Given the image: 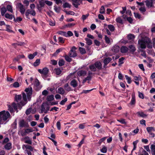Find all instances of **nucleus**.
Wrapping results in <instances>:
<instances>
[{"mask_svg": "<svg viewBox=\"0 0 155 155\" xmlns=\"http://www.w3.org/2000/svg\"><path fill=\"white\" fill-rule=\"evenodd\" d=\"M151 43V40L148 38L145 37L139 40L138 44L140 47L142 49L146 48V45H149Z\"/></svg>", "mask_w": 155, "mask_h": 155, "instance_id": "2", "label": "nucleus"}, {"mask_svg": "<svg viewBox=\"0 0 155 155\" xmlns=\"http://www.w3.org/2000/svg\"><path fill=\"white\" fill-rule=\"evenodd\" d=\"M4 148L7 150H9L12 148V143H8L4 146Z\"/></svg>", "mask_w": 155, "mask_h": 155, "instance_id": "20", "label": "nucleus"}, {"mask_svg": "<svg viewBox=\"0 0 155 155\" xmlns=\"http://www.w3.org/2000/svg\"><path fill=\"white\" fill-rule=\"evenodd\" d=\"M136 103L135 97L134 95H132L130 104L131 105H134Z\"/></svg>", "mask_w": 155, "mask_h": 155, "instance_id": "26", "label": "nucleus"}, {"mask_svg": "<svg viewBox=\"0 0 155 155\" xmlns=\"http://www.w3.org/2000/svg\"><path fill=\"white\" fill-rule=\"evenodd\" d=\"M120 50L121 53H125L128 51V48L126 46H122L120 48Z\"/></svg>", "mask_w": 155, "mask_h": 155, "instance_id": "19", "label": "nucleus"}, {"mask_svg": "<svg viewBox=\"0 0 155 155\" xmlns=\"http://www.w3.org/2000/svg\"><path fill=\"white\" fill-rule=\"evenodd\" d=\"M12 107L14 108V110H15V111H16L17 113L18 112L17 109L18 107L17 103L16 104L14 102L12 104Z\"/></svg>", "mask_w": 155, "mask_h": 155, "instance_id": "32", "label": "nucleus"}, {"mask_svg": "<svg viewBox=\"0 0 155 155\" xmlns=\"http://www.w3.org/2000/svg\"><path fill=\"white\" fill-rule=\"evenodd\" d=\"M36 112V110L35 109L30 108L28 109L26 111V114L27 115H28L30 114H35Z\"/></svg>", "mask_w": 155, "mask_h": 155, "instance_id": "11", "label": "nucleus"}, {"mask_svg": "<svg viewBox=\"0 0 155 155\" xmlns=\"http://www.w3.org/2000/svg\"><path fill=\"white\" fill-rule=\"evenodd\" d=\"M6 9L5 7H3L1 8V14L2 16L4 15L5 13L6 12Z\"/></svg>", "mask_w": 155, "mask_h": 155, "instance_id": "35", "label": "nucleus"}, {"mask_svg": "<svg viewBox=\"0 0 155 155\" xmlns=\"http://www.w3.org/2000/svg\"><path fill=\"white\" fill-rule=\"evenodd\" d=\"M0 116H10L8 111L5 110L0 111Z\"/></svg>", "mask_w": 155, "mask_h": 155, "instance_id": "13", "label": "nucleus"}, {"mask_svg": "<svg viewBox=\"0 0 155 155\" xmlns=\"http://www.w3.org/2000/svg\"><path fill=\"white\" fill-rule=\"evenodd\" d=\"M58 41L61 43H64V40L62 37H59L58 38Z\"/></svg>", "mask_w": 155, "mask_h": 155, "instance_id": "50", "label": "nucleus"}, {"mask_svg": "<svg viewBox=\"0 0 155 155\" xmlns=\"http://www.w3.org/2000/svg\"><path fill=\"white\" fill-rule=\"evenodd\" d=\"M30 14L34 16L36 15V12L34 10H31L30 9H27L25 13V15L27 18L30 19L29 17V14Z\"/></svg>", "mask_w": 155, "mask_h": 155, "instance_id": "8", "label": "nucleus"}, {"mask_svg": "<svg viewBox=\"0 0 155 155\" xmlns=\"http://www.w3.org/2000/svg\"><path fill=\"white\" fill-rule=\"evenodd\" d=\"M112 51L115 53H118L120 51V47L118 45H115L112 47Z\"/></svg>", "mask_w": 155, "mask_h": 155, "instance_id": "18", "label": "nucleus"}, {"mask_svg": "<svg viewBox=\"0 0 155 155\" xmlns=\"http://www.w3.org/2000/svg\"><path fill=\"white\" fill-rule=\"evenodd\" d=\"M150 148L152 155H155V145L152 144L151 145Z\"/></svg>", "mask_w": 155, "mask_h": 155, "instance_id": "27", "label": "nucleus"}, {"mask_svg": "<svg viewBox=\"0 0 155 155\" xmlns=\"http://www.w3.org/2000/svg\"><path fill=\"white\" fill-rule=\"evenodd\" d=\"M68 15H74V12L72 11H70L69 12H67L66 11H64Z\"/></svg>", "mask_w": 155, "mask_h": 155, "instance_id": "62", "label": "nucleus"}, {"mask_svg": "<svg viewBox=\"0 0 155 155\" xmlns=\"http://www.w3.org/2000/svg\"><path fill=\"white\" fill-rule=\"evenodd\" d=\"M117 121L123 124H126V122L125 121L124 119H121L120 120H117Z\"/></svg>", "mask_w": 155, "mask_h": 155, "instance_id": "55", "label": "nucleus"}, {"mask_svg": "<svg viewBox=\"0 0 155 155\" xmlns=\"http://www.w3.org/2000/svg\"><path fill=\"white\" fill-rule=\"evenodd\" d=\"M79 49L81 53L82 54H85L86 52L85 49L83 48L80 47Z\"/></svg>", "mask_w": 155, "mask_h": 155, "instance_id": "41", "label": "nucleus"}, {"mask_svg": "<svg viewBox=\"0 0 155 155\" xmlns=\"http://www.w3.org/2000/svg\"><path fill=\"white\" fill-rule=\"evenodd\" d=\"M39 3L41 7H43L45 5V2H42V1H39Z\"/></svg>", "mask_w": 155, "mask_h": 155, "instance_id": "64", "label": "nucleus"}, {"mask_svg": "<svg viewBox=\"0 0 155 155\" xmlns=\"http://www.w3.org/2000/svg\"><path fill=\"white\" fill-rule=\"evenodd\" d=\"M73 2V5L76 8L78 7V5H80V2H82L81 0H71Z\"/></svg>", "mask_w": 155, "mask_h": 155, "instance_id": "14", "label": "nucleus"}, {"mask_svg": "<svg viewBox=\"0 0 155 155\" xmlns=\"http://www.w3.org/2000/svg\"><path fill=\"white\" fill-rule=\"evenodd\" d=\"M89 14H87L86 15H83L82 16V19L84 21L89 16Z\"/></svg>", "mask_w": 155, "mask_h": 155, "instance_id": "61", "label": "nucleus"}, {"mask_svg": "<svg viewBox=\"0 0 155 155\" xmlns=\"http://www.w3.org/2000/svg\"><path fill=\"white\" fill-rule=\"evenodd\" d=\"M38 72L41 74L42 77L47 76L48 72L49 71V69L47 68H44L42 69H38Z\"/></svg>", "mask_w": 155, "mask_h": 155, "instance_id": "4", "label": "nucleus"}, {"mask_svg": "<svg viewBox=\"0 0 155 155\" xmlns=\"http://www.w3.org/2000/svg\"><path fill=\"white\" fill-rule=\"evenodd\" d=\"M75 25V24L74 23H68L65 25V26L67 27H71L72 26H74Z\"/></svg>", "mask_w": 155, "mask_h": 155, "instance_id": "58", "label": "nucleus"}, {"mask_svg": "<svg viewBox=\"0 0 155 155\" xmlns=\"http://www.w3.org/2000/svg\"><path fill=\"white\" fill-rule=\"evenodd\" d=\"M71 85L74 87H76L77 86V83L75 79H73L71 82Z\"/></svg>", "mask_w": 155, "mask_h": 155, "instance_id": "22", "label": "nucleus"}, {"mask_svg": "<svg viewBox=\"0 0 155 155\" xmlns=\"http://www.w3.org/2000/svg\"><path fill=\"white\" fill-rule=\"evenodd\" d=\"M33 131H35V130H33L32 128H27L25 130V133L28 134L29 133L32 132Z\"/></svg>", "mask_w": 155, "mask_h": 155, "instance_id": "43", "label": "nucleus"}, {"mask_svg": "<svg viewBox=\"0 0 155 155\" xmlns=\"http://www.w3.org/2000/svg\"><path fill=\"white\" fill-rule=\"evenodd\" d=\"M102 64L100 61L96 62L94 64H91L89 66L90 70L92 71H95L97 69L100 70L102 69Z\"/></svg>", "mask_w": 155, "mask_h": 155, "instance_id": "3", "label": "nucleus"}, {"mask_svg": "<svg viewBox=\"0 0 155 155\" xmlns=\"http://www.w3.org/2000/svg\"><path fill=\"white\" fill-rule=\"evenodd\" d=\"M116 21L117 22L119 23L122 24L123 23V20L120 17L117 18L116 19Z\"/></svg>", "mask_w": 155, "mask_h": 155, "instance_id": "52", "label": "nucleus"}, {"mask_svg": "<svg viewBox=\"0 0 155 155\" xmlns=\"http://www.w3.org/2000/svg\"><path fill=\"white\" fill-rule=\"evenodd\" d=\"M48 105L45 103H43L41 107V113L44 112L46 113L49 110V108L48 107Z\"/></svg>", "mask_w": 155, "mask_h": 155, "instance_id": "7", "label": "nucleus"}, {"mask_svg": "<svg viewBox=\"0 0 155 155\" xmlns=\"http://www.w3.org/2000/svg\"><path fill=\"white\" fill-rule=\"evenodd\" d=\"M64 64V61L63 60H61L58 61V65L59 66H61L63 65Z\"/></svg>", "mask_w": 155, "mask_h": 155, "instance_id": "49", "label": "nucleus"}, {"mask_svg": "<svg viewBox=\"0 0 155 155\" xmlns=\"http://www.w3.org/2000/svg\"><path fill=\"white\" fill-rule=\"evenodd\" d=\"M135 38V36L133 34H130L127 35V38L129 40H133Z\"/></svg>", "mask_w": 155, "mask_h": 155, "instance_id": "42", "label": "nucleus"}, {"mask_svg": "<svg viewBox=\"0 0 155 155\" xmlns=\"http://www.w3.org/2000/svg\"><path fill=\"white\" fill-rule=\"evenodd\" d=\"M5 17L9 20H12V19L14 16L12 15H10L8 13H6L4 15Z\"/></svg>", "mask_w": 155, "mask_h": 155, "instance_id": "23", "label": "nucleus"}, {"mask_svg": "<svg viewBox=\"0 0 155 155\" xmlns=\"http://www.w3.org/2000/svg\"><path fill=\"white\" fill-rule=\"evenodd\" d=\"M134 17L136 18L140 19L141 18V15L137 12H134Z\"/></svg>", "mask_w": 155, "mask_h": 155, "instance_id": "44", "label": "nucleus"}, {"mask_svg": "<svg viewBox=\"0 0 155 155\" xmlns=\"http://www.w3.org/2000/svg\"><path fill=\"white\" fill-rule=\"evenodd\" d=\"M64 57L65 60L68 62H70L72 61V59L69 55H65L64 56Z\"/></svg>", "mask_w": 155, "mask_h": 155, "instance_id": "25", "label": "nucleus"}, {"mask_svg": "<svg viewBox=\"0 0 155 155\" xmlns=\"http://www.w3.org/2000/svg\"><path fill=\"white\" fill-rule=\"evenodd\" d=\"M108 28L110 31L111 32L114 31L115 30V28L114 26L112 25H108Z\"/></svg>", "mask_w": 155, "mask_h": 155, "instance_id": "29", "label": "nucleus"}, {"mask_svg": "<svg viewBox=\"0 0 155 155\" xmlns=\"http://www.w3.org/2000/svg\"><path fill=\"white\" fill-rule=\"evenodd\" d=\"M147 130L148 133H150L152 131H154L155 129L153 127H147Z\"/></svg>", "mask_w": 155, "mask_h": 155, "instance_id": "33", "label": "nucleus"}, {"mask_svg": "<svg viewBox=\"0 0 155 155\" xmlns=\"http://www.w3.org/2000/svg\"><path fill=\"white\" fill-rule=\"evenodd\" d=\"M55 71L56 74L57 75H60L61 72V71L59 68H55Z\"/></svg>", "mask_w": 155, "mask_h": 155, "instance_id": "37", "label": "nucleus"}, {"mask_svg": "<svg viewBox=\"0 0 155 155\" xmlns=\"http://www.w3.org/2000/svg\"><path fill=\"white\" fill-rule=\"evenodd\" d=\"M130 52L132 54H134V52L136 51V48L135 46L133 45H130L129 47Z\"/></svg>", "mask_w": 155, "mask_h": 155, "instance_id": "16", "label": "nucleus"}, {"mask_svg": "<svg viewBox=\"0 0 155 155\" xmlns=\"http://www.w3.org/2000/svg\"><path fill=\"white\" fill-rule=\"evenodd\" d=\"M17 7L19 10L21 14L23 15L26 10L23 5L21 3H18L17 5Z\"/></svg>", "mask_w": 155, "mask_h": 155, "instance_id": "5", "label": "nucleus"}, {"mask_svg": "<svg viewBox=\"0 0 155 155\" xmlns=\"http://www.w3.org/2000/svg\"><path fill=\"white\" fill-rule=\"evenodd\" d=\"M125 77L126 79L127 80L128 83L130 84L131 83V79L127 75H125Z\"/></svg>", "mask_w": 155, "mask_h": 155, "instance_id": "53", "label": "nucleus"}, {"mask_svg": "<svg viewBox=\"0 0 155 155\" xmlns=\"http://www.w3.org/2000/svg\"><path fill=\"white\" fill-rule=\"evenodd\" d=\"M139 10L143 13L146 11V9L144 6L141 7L139 8Z\"/></svg>", "mask_w": 155, "mask_h": 155, "instance_id": "47", "label": "nucleus"}, {"mask_svg": "<svg viewBox=\"0 0 155 155\" xmlns=\"http://www.w3.org/2000/svg\"><path fill=\"white\" fill-rule=\"evenodd\" d=\"M54 99V96L52 95H49L47 97V100L48 101L53 100Z\"/></svg>", "mask_w": 155, "mask_h": 155, "instance_id": "36", "label": "nucleus"}, {"mask_svg": "<svg viewBox=\"0 0 155 155\" xmlns=\"http://www.w3.org/2000/svg\"><path fill=\"white\" fill-rule=\"evenodd\" d=\"M40 63V59H37L34 62V65L35 66H37L39 65Z\"/></svg>", "mask_w": 155, "mask_h": 155, "instance_id": "45", "label": "nucleus"}, {"mask_svg": "<svg viewBox=\"0 0 155 155\" xmlns=\"http://www.w3.org/2000/svg\"><path fill=\"white\" fill-rule=\"evenodd\" d=\"M13 86L15 88L18 87L19 86V84L17 82H15L13 84Z\"/></svg>", "mask_w": 155, "mask_h": 155, "instance_id": "60", "label": "nucleus"}, {"mask_svg": "<svg viewBox=\"0 0 155 155\" xmlns=\"http://www.w3.org/2000/svg\"><path fill=\"white\" fill-rule=\"evenodd\" d=\"M147 7L148 8L153 7V2L152 0H147L145 1Z\"/></svg>", "mask_w": 155, "mask_h": 155, "instance_id": "9", "label": "nucleus"}, {"mask_svg": "<svg viewBox=\"0 0 155 155\" xmlns=\"http://www.w3.org/2000/svg\"><path fill=\"white\" fill-rule=\"evenodd\" d=\"M68 99L67 98H65L64 100H62L60 103L61 105H63L67 101Z\"/></svg>", "mask_w": 155, "mask_h": 155, "instance_id": "57", "label": "nucleus"}, {"mask_svg": "<svg viewBox=\"0 0 155 155\" xmlns=\"http://www.w3.org/2000/svg\"><path fill=\"white\" fill-rule=\"evenodd\" d=\"M57 33L59 35H60L66 37L67 33L66 32L62 31H60L58 32Z\"/></svg>", "mask_w": 155, "mask_h": 155, "instance_id": "38", "label": "nucleus"}, {"mask_svg": "<svg viewBox=\"0 0 155 155\" xmlns=\"http://www.w3.org/2000/svg\"><path fill=\"white\" fill-rule=\"evenodd\" d=\"M6 9L8 11L11 13H12L13 12L12 7V5H8L6 7Z\"/></svg>", "mask_w": 155, "mask_h": 155, "instance_id": "31", "label": "nucleus"}, {"mask_svg": "<svg viewBox=\"0 0 155 155\" xmlns=\"http://www.w3.org/2000/svg\"><path fill=\"white\" fill-rule=\"evenodd\" d=\"M58 93L61 94H63L64 93L65 91L62 87H60L58 89Z\"/></svg>", "mask_w": 155, "mask_h": 155, "instance_id": "24", "label": "nucleus"}, {"mask_svg": "<svg viewBox=\"0 0 155 155\" xmlns=\"http://www.w3.org/2000/svg\"><path fill=\"white\" fill-rule=\"evenodd\" d=\"M85 40L86 41L87 44L89 45H90L92 44V41L89 38H85Z\"/></svg>", "mask_w": 155, "mask_h": 155, "instance_id": "40", "label": "nucleus"}, {"mask_svg": "<svg viewBox=\"0 0 155 155\" xmlns=\"http://www.w3.org/2000/svg\"><path fill=\"white\" fill-rule=\"evenodd\" d=\"M100 151L102 153H106L107 151V148L104 145H103L102 149L100 150Z\"/></svg>", "mask_w": 155, "mask_h": 155, "instance_id": "30", "label": "nucleus"}, {"mask_svg": "<svg viewBox=\"0 0 155 155\" xmlns=\"http://www.w3.org/2000/svg\"><path fill=\"white\" fill-rule=\"evenodd\" d=\"M64 88L65 90L68 91H71V88L69 86L68 83L66 84L64 86Z\"/></svg>", "mask_w": 155, "mask_h": 155, "instance_id": "21", "label": "nucleus"}, {"mask_svg": "<svg viewBox=\"0 0 155 155\" xmlns=\"http://www.w3.org/2000/svg\"><path fill=\"white\" fill-rule=\"evenodd\" d=\"M8 110L10 111V113H11V114L13 116L14 114H12L13 112H15V110H13V108L12 107L10 106V105H9L8 107Z\"/></svg>", "mask_w": 155, "mask_h": 155, "instance_id": "34", "label": "nucleus"}, {"mask_svg": "<svg viewBox=\"0 0 155 155\" xmlns=\"http://www.w3.org/2000/svg\"><path fill=\"white\" fill-rule=\"evenodd\" d=\"M45 3L49 6H51L52 5V2L48 0H46L45 2Z\"/></svg>", "mask_w": 155, "mask_h": 155, "instance_id": "56", "label": "nucleus"}, {"mask_svg": "<svg viewBox=\"0 0 155 155\" xmlns=\"http://www.w3.org/2000/svg\"><path fill=\"white\" fill-rule=\"evenodd\" d=\"M32 91V87H29L25 88V92H22V96L21 94H15L14 98L15 101L17 103L18 108L20 110L27 103L28 101L31 100Z\"/></svg>", "mask_w": 155, "mask_h": 155, "instance_id": "1", "label": "nucleus"}, {"mask_svg": "<svg viewBox=\"0 0 155 155\" xmlns=\"http://www.w3.org/2000/svg\"><path fill=\"white\" fill-rule=\"evenodd\" d=\"M54 9L55 12L57 13H59L60 12V7H57L56 6H54Z\"/></svg>", "mask_w": 155, "mask_h": 155, "instance_id": "51", "label": "nucleus"}, {"mask_svg": "<svg viewBox=\"0 0 155 155\" xmlns=\"http://www.w3.org/2000/svg\"><path fill=\"white\" fill-rule=\"evenodd\" d=\"M37 52H35L32 54H29L28 56V58L30 59H32L37 54Z\"/></svg>", "mask_w": 155, "mask_h": 155, "instance_id": "28", "label": "nucleus"}, {"mask_svg": "<svg viewBox=\"0 0 155 155\" xmlns=\"http://www.w3.org/2000/svg\"><path fill=\"white\" fill-rule=\"evenodd\" d=\"M63 7L64 8H70L71 5L69 3L67 2H65L63 4Z\"/></svg>", "mask_w": 155, "mask_h": 155, "instance_id": "46", "label": "nucleus"}, {"mask_svg": "<svg viewBox=\"0 0 155 155\" xmlns=\"http://www.w3.org/2000/svg\"><path fill=\"white\" fill-rule=\"evenodd\" d=\"M73 34L72 32L71 31H68L67 33V35H66V37H71L72 36Z\"/></svg>", "mask_w": 155, "mask_h": 155, "instance_id": "54", "label": "nucleus"}, {"mask_svg": "<svg viewBox=\"0 0 155 155\" xmlns=\"http://www.w3.org/2000/svg\"><path fill=\"white\" fill-rule=\"evenodd\" d=\"M49 25L51 26H54L55 25V21H54L50 20L49 21Z\"/></svg>", "mask_w": 155, "mask_h": 155, "instance_id": "59", "label": "nucleus"}, {"mask_svg": "<svg viewBox=\"0 0 155 155\" xmlns=\"http://www.w3.org/2000/svg\"><path fill=\"white\" fill-rule=\"evenodd\" d=\"M19 126L20 127H28L29 126L28 124L25 122L24 120H22L20 121Z\"/></svg>", "mask_w": 155, "mask_h": 155, "instance_id": "10", "label": "nucleus"}, {"mask_svg": "<svg viewBox=\"0 0 155 155\" xmlns=\"http://www.w3.org/2000/svg\"><path fill=\"white\" fill-rule=\"evenodd\" d=\"M112 60V58L110 57L106 58L104 61V67L105 68L107 65Z\"/></svg>", "mask_w": 155, "mask_h": 155, "instance_id": "12", "label": "nucleus"}, {"mask_svg": "<svg viewBox=\"0 0 155 155\" xmlns=\"http://www.w3.org/2000/svg\"><path fill=\"white\" fill-rule=\"evenodd\" d=\"M105 10L104 7L103 6H102L100 8V13L101 14H104L105 13Z\"/></svg>", "mask_w": 155, "mask_h": 155, "instance_id": "48", "label": "nucleus"}, {"mask_svg": "<svg viewBox=\"0 0 155 155\" xmlns=\"http://www.w3.org/2000/svg\"><path fill=\"white\" fill-rule=\"evenodd\" d=\"M76 49V48L74 46L72 48L69 53V55L70 57L74 58L77 56V54L75 51Z\"/></svg>", "mask_w": 155, "mask_h": 155, "instance_id": "6", "label": "nucleus"}, {"mask_svg": "<svg viewBox=\"0 0 155 155\" xmlns=\"http://www.w3.org/2000/svg\"><path fill=\"white\" fill-rule=\"evenodd\" d=\"M104 40L106 43L108 44H111V43L113 42L112 39L109 38L106 35H105L104 36Z\"/></svg>", "mask_w": 155, "mask_h": 155, "instance_id": "15", "label": "nucleus"}, {"mask_svg": "<svg viewBox=\"0 0 155 155\" xmlns=\"http://www.w3.org/2000/svg\"><path fill=\"white\" fill-rule=\"evenodd\" d=\"M27 41H25V42L18 41L17 44V45L21 46H24L25 45L27 44Z\"/></svg>", "mask_w": 155, "mask_h": 155, "instance_id": "39", "label": "nucleus"}, {"mask_svg": "<svg viewBox=\"0 0 155 155\" xmlns=\"http://www.w3.org/2000/svg\"><path fill=\"white\" fill-rule=\"evenodd\" d=\"M61 120H59V121L57 122V126L58 130H60L61 129V124L60 121Z\"/></svg>", "mask_w": 155, "mask_h": 155, "instance_id": "63", "label": "nucleus"}, {"mask_svg": "<svg viewBox=\"0 0 155 155\" xmlns=\"http://www.w3.org/2000/svg\"><path fill=\"white\" fill-rule=\"evenodd\" d=\"M77 74L79 76H84L86 75L87 72L84 70H81L77 72Z\"/></svg>", "mask_w": 155, "mask_h": 155, "instance_id": "17", "label": "nucleus"}]
</instances>
